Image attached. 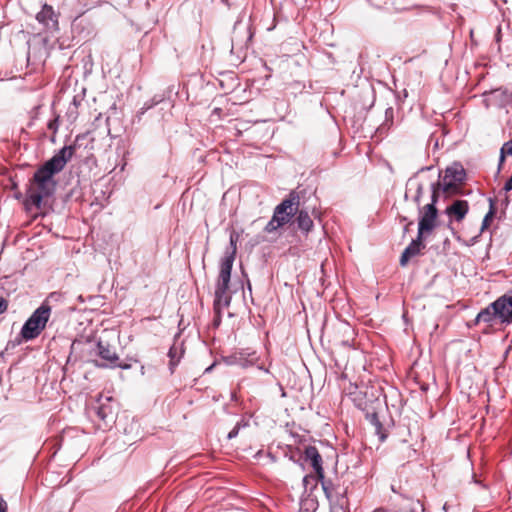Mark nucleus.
<instances>
[{"instance_id":"nucleus-22","label":"nucleus","mask_w":512,"mask_h":512,"mask_svg":"<svg viewBox=\"0 0 512 512\" xmlns=\"http://www.w3.org/2000/svg\"><path fill=\"white\" fill-rule=\"evenodd\" d=\"M7 308L8 302L3 297H0V314L4 313Z\"/></svg>"},{"instance_id":"nucleus-14","label":"nucleus","mask_w":512,"mask_h":512,"mask_svg":"<svg viewBox=\"0 0 512 512\" xmlns=\"http://www.w3.org/2000/svg\"><path fill=\"white\" fill-rule=\"evenodd\" d=\"M469 205L465 200H456L446 208V213L449 217L456 221H462L468 213Z\"/></svg>"},{"instance_id":"nucleus-4","label":"nucleus","mask_w":512,"mask_h":512,"mask_svg":"<svg viewBox=\"0 0 512 512\" xmlns=\"http://www.w3.org/2000/svg\"><path fill=\"white\" fill-rule=\"evenodd\" d=\"M233 267V257L225 256L220 264V271L216 282L215 288V299H214V309L217 312L223 307L229 306L231 302V294H230V280H231V270Z\"/></svg>"},{"instance_id":"nucleus-5","label":"nucleus","mask_w":512,"mask_h":512,"mask_svg":"<svg viewBox=\"0 0 512 512\" xmlns=\"http://www.w3.org/2000/svg\"><path fill=\"white\" fill-rule=\"evenodd\" d=\"M51 314V308L42 304L37 308L21 329V336L24 340H33L45 329Z\"/></svg>"},{"instance_id":"nucleus-9","label":"nucleus","mask_w":512,"mask_h":512,"mask_svg":"<svg viewBox=\"0 0 512 512\" xmlns=\"http://www.w3.org/2000/svg\"><path fill=\"white\" fill-rule=\"evenodd\" d=\"M95 412L100 421V423H98L100 429L106 430L115 422L116 409L112 404L111 398H106V402H101L96 407Z\"/></svg>"},{"instance_id":"nucleus-11","label":"nucleus","mask_w":512,"mask_h":512,"mask_svg":"<svg viewBox=\"0 0 512 512\" xmlns=\"http://www.w3.org/2000/svg\"><path fill=\"white\" fill-rule=\"evenodd\" d=\"M59 14L56 13L52 6L44 4L41 11L36 15L39 23L43 24L48 29L57 30Z\"/></svg>"},{"instance_id":"nucleus-7","label":"nucleus","mask_w":512,"mask_h":512,"mask_svg":"<svg viewBox=\"0 0 512 512\" xmlns=\"http://www.w3.org/2000/svg\"><path fill=\"white\" fill-rule=\"evenodd\" d=\"M438 198V190L437 188H433L432 191V202L426 204L422 210V216L419 220L418 225V235L419 238H425L429 235L433 229L436 227L438 211L435 206Z\"/></svg>"},{"instance_id":"nucleus-8","label":"nucleus","mask_w":512,"mask_h":512,"mask_svg":"<svg viewBox=\"0 0 512 512\" xmlns=\"http://www.w3.org/2000/svg\"><path fill=\"white\" fill-rule=\"evenodd\" d=\"M317 480L321 482L322 489L330 505L348 502L346 498L347 489L342 487L339 483H335L332 479H326L324 476Z\"/></svg>"},{"instance_id":"nucleus-10","label":"nucleus","mask_w":512,"mask_h":512,"mask_svg":"<svg viewBox=\"0 0 512 512\" xmlns=\"http://www.w3.org/2000/svg\"><path fill=\"white\" fill-rule=\"evenodd\" d=\"M304 459L315 471L316 478H323L322 456L315 446H307L304 450Z\"/></svg>"},{"instance_id":"nucleus-23","label":"nucleus","mask_w":512,"mask_h":512,"mask_svg":"<svg viewBox=\"0 0 512 512\" xmlns=\"http://www.w3.org/2000/svg\"><path fill=\"white\" fill-rule=\"evenodd\" d=\"M238 431H239V427H237V426H236V427H234V428L229 432V434H228V438H229V439H232V438L236 437V436H237V434H238Z\"/></svg>"},{"instance_id":"nucleus-12","label":"nucleus","mask_w":512,"mask_h":512,"mask_svg":"<svg viewBox=\"0 0 512 512\" xmlns=\"http://www.w3.org/2000/svg\"><path fill=\"white\" fill-rule=\"evenodd\" d=\"M97 347H98V354L102 359L108 361L111 364H115L116 366H118L122 369H129L131 367V365H129V364H122V363L116 364V361L119 359L118 355L115 352V350L113 349V347L110 346L109 344H105L102 341H99L97 344Z\"/></svg>"},{"instance_id":"nucleus-2","label":"nucleus","mask_w":512,"mask_h":512,"mask_svg":"<svg viewBox=\"0 0 512 512\" xmlns=\"http://www.w3.org/2000/svg\"><path fill=\"white\" fill-rule=\"evenodd\" d=\"M476 324L486 323L489 326L494 324L512 323V293L503 295L481 310L476 319Z\"/></svg>"},{"instance_id":"nucleus-13","label":"nucleus","mask_w":512,"mask_h":512,"mask_svg":"<svg viewBox=\"0 0 512 512\" xmlns=\"http://www.w3.org/2000/svg\"><path fill=\"white\" fill-rule=\"evenodd\" d=\"M423 239L424 238H419V235H417V238L413 240L408 247H406L400 257L401 266H406L412 257L421 253V250L425 248Z\"/></svg>"},{"instance_id":"nucleus-3","label":"nucleus","mask_w":512,"mask_h":512,"mask_svg":"<svg viewBox=\"0 0 512 512\" xmlns=\"http://www.w3.org/2000/svg\"><path fill=\"white\" fill-rule=\"evenodd\" d=\"M300 204L299 195L296 192H291L287 198H285L279 205L274 209L272 219L267 223L264 230L267 233H272L278 228L289 223L291 219L297 214Z\"/></svg>"},{"instance_id":"nucleus-25","label":"nucleus","mask_w":512,"mask_h":512,"mask_svg":"<svg viewBox=\"0 0 512 512\" xmlns=\"http://www.w3.org/2000/svg\"><path fill=\"white\" fill-rule=\"evenodd\" d=\"M310 478H311V476H308V475L303 478V483L305 486H307V484L309 483Z\"/></svg>"},{"instance_id":"nucleus-6","label":"nucleus","mask_w":512,"mask_h":512,"mask_svg":"<svg viewBox=\"0 0 512 512\" xmlns=\"http://www.w3.org/2000/svg\"><path fill=\"white\" fill-rule=\"evenodd\" d=\"M466 177L465 169L461 164L454 163L447 167L442 183L437 184V190L442 186L443 192L447 195L457 194ZM436 188V186H434Z\"/></svg>"},{"instance_id":"nucleus-24","label":"nucleus","mask_w":512,"mask_h":512,"mask_svg":"<svg viewBox=\"0 0 512 512\" xmlns=\"http://www.w3.org/2000/svg\"><path fill=\"white\" fill-rule=\"evenodd\" d=\"M0 512H7V503L0 499Z\"/></svg>"},{"instance_id":"nucleus-17","label":"nucleus","mask_w":512,"mask_h":512,"mask_svg":"<svg viewBox=\"0 0 512 512\" xmlns=\"http://www.w3.org/2000/svg\"><path fill=\"white\" fill-rule=\"evenodd\" d=\"M493 216H494V208H493V205H491L490 211L485 215V217L483 219L480 233L483 232L486 228H488Z\"/></svg>"},{"instance_id":"nucleus-19","label":"nucleus","mask_w":512,"mask_h":512,"mask_svg":"<svg viewBox=\"0 0 512 512\" xmlns=\"http://www.w3.org/2000/svg\"><path fill=\"white\" fill-rule=\"evenodd\" d=\"M505 154L512 156V139L503 145V147L501 149L500 163H502L504 161Z\"/></svg>"},{"instance_id":"nucleus-27","label":"nucleus","mask_w":512,"mask_h":512,"mask_svg":"<svg viewBox=\"0 0 512 512\" xmlns=\"http://www.w3.org/2000/svg\"><path fill=\"white\" fill-rule=\"evenodd\" d=\"M412 224H413L412 222L407 223V225L405 226V231H408L409 230V226L412 225Z\"/></svg>"},{"instance_id":"nucleus-21","label":"nucleus","mask_w":512,"mask_h":512,"mask_svg":"<svg viewBox=\"0 0 512 512\" xmlns=\"http://www.w3.org/2000/svg\"><path fill=\"white\" fill-rule=\"evenodd\" d=\"M47 127L49 130L53 132V134H55L59 127V117L57 116L54 119L50 120L47 124Z\"/></svg>"},{"instance_id":"nucleus-15","label":"nucleus","mask_w":512,"mask_h":512,"mask_svg":"<svg viewBox=\"0 0 512 512\" xmlns=\"http://www.w3.org/2000/svg\"><path fill=\"white\" fill-rule=\"evenodd\" d=\"M297 224L299 229L305 232H309L313 227V221L307 211L299 210L297 212Z\"/></svg>"},{"instance_id":"nucleus-20","label":"nucleus","mask_w":512,"mask_h":512,"mask_svg":"<svg viewBox=\"0 0 512 512\" xmlns=\"http://www.w3.org/2000/svg\"><path fill=\"white\" fill-rule=\"evenodd\" d=\"M330 512H348V502L347 503H339V504H331Z\"/></svg>"},{"instance_id":"nucleus-26","label":"nucleus","mask_w":512,"mask_h":512,"mask_svg":"<svg viewBox=\"0 0 512 512\" xmlns=\"http://www.w3.org/2000/svg\"><path fill=\"white\" fill-rule=\"evenodd\" d=\"M373 5H380V3H378L376 0H369Z\"/></svg>"},{"instance_id":"nucleus-1","label":"nucleus","mask_w":512,"mask_h":512,"mask_svg":"<svg viewBox=\"0 0 512 512\" xmlns=\"http://www.w3.org/2000/svg\"><path fill=\"white\" fill-rule=\"evenodd\" d=\"M74 151V146H64L34 173L27 191V204L39 209L43 198L53 194L56 187L53 177L64 169L67 162L72 158Z\"/></svg>"},{"instance_id":"nucleus-18","label":"nucleus","mask_w":512,"mask_h":512,"mask_svg":"<svg viewBox=\"0 0 512 512\" xmlns=\"http://www.w3.org/2000/svg\"><path fill=\"white\" fill-rule=\"evenodd\" d=\"M239 236L236 232H232L231 235H230V245H231V253L228 254L227 256H232L233 257V261L235 260V255H236V250H237V247H236V243H237V240H238Z\"/></svg>"},{"instance_id":"nucleus-16","label":"nucleus","mask_w":512,"mask_h":512,"mask_svg":"<svg viewBox=\"0 0 512 512\" xmlns=\"http://www.w3.org/2000/svg\"><path fill=\"white\" fill-rule=\"evenodd\" d=\"M318 508V501L315 497L307 496L301 499L300 512H315Z\"/></svg>"}]
</instances>
